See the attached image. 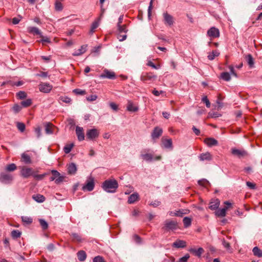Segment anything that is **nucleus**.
I'll return each mask as SVG.
<instances>
[{
	"mask_svg": "<svg viewBox=\"0 0 262 262\" xmlns=\"http://www.w3.org/2000/svg\"><path fill=\"white\" fill-rule=\"evenodd\" d=\"M118 186V183L115 179H107L105 180L101 185V188L104 191L112 193L116 192Z\"/></svg>",
	"mask_w": 262,
	"mask_h": 262,
	"instance_id": "obj_1",
	"label": "nucleus"
},
{
	"mask_svg": "<svg viewBox=\"0 0 262 262\" xmlns=\"http://www.w3.org/2000/svg\"><path fill=\"white\" fill-rule=\"evenodd\" d=\"M150 151L149 149H145L142 150L140 157L146 162H150L152 161H159L161 159V156H154L151 153L148 152Z\"/></svg>",
	"mask_w": 262,
	"mask_h": 262,
	"instance_id": "obj_2",
	"label": "nucleus"
},
{
	"mask_svg": "<svg viewBox=\"0 0 262 262\" xmlns=\"http://www.w3.org/2000/svg\"><path fill=\"white\" fill-rule=\"evenodd\" d=\"M52 176L50 178V181H55V183L58 184L62 182L64 180V177L60 175V173L56 170L51 171Z\"/></svg>",
	"mask_w": 262,
	"mask_h": 262,
	"instance_id": "obj_3",
	"label": "nucleus"
},
{
	"mask_svg": "<svg viewBox=\"0 0 262 262\" xmlns=\"http://www.w3.org/2000/svg\"><path fill=\"white\" fill-rule=\"evenodd\" d=\"M13 180L12 174L5 172L0 173V182L5 184H10Z\"/></svg>",
	"mask_w": 262,
	"mask_h": 262,
	"instance_id": "obj_4",
	"label": "nucleus"
},
{
	"mask_svg": "<svg viewBox=\"0 0 262 262\" xmlns=\"http://www.w3.org/2000/svg\"><path fill=\"white\" fill-rule=\"evenodd\" d=\"M157 78V76L152 73H143L140 76V80L143 82L152 81Z\"/></svg>",
	"mask_w": 262,
	"mask_h": 262,
	"instance_id": "obj_5",
	"label": "nucleus"
},
{
	"mask_svg": "<svg viewBox=\"0 0 262 262\" xmlns=\"http://www.w3.org/2000/svg\"><path fill=\"white\" fill-rule=\"evenodd\" d=\"M163 22L165 25L171 27L173 25L174 21V18L172 15L167 12H164L163 14Z\"/></svg>",
	"mask_w": 262,
	"mask_h": 262,
	"instance_id": "obj_6",
	"label": "nucleus"
},
{
	"mask_svg": "<svg viewBox=\"0 0 262 262\" xmlns=\"http://www.w3.org/2000/svg\"><path fill=\"white\" fill-rule=\"evenodd\" d=\"M95 186L94 179L92 177H90L87 180L86 184L83 185L82 187V190L85 191L87 190L89 191H92Z\"/></svg>",
	"mask_w": 262,
	"mask_h": 262,
	"instance_id": "obj_7",
	"label": "nucleus"
},
{
	"mask_svg": "<svg viewBox=\"0 0 262 262\" xmlns=\"http://www.w3.org/2000/svg\"><path fill=\"white\" fill-rule=\"evenodd\" d=\"M207 35L211 39L217 38L220 36V31L214 27H211L207 31Z\"/></svg>",
	"mask_w": 262,
	"mask_h": 262,
	"instance_id": "obj_8",
	"label": "nucleus"
},
{
	"mask_svg": "<svg viewBox=\"0 0 262 262\" xmlns=\"http://www.w3.org/2000/svg\"><path fill=\"white\" fill-rule=\"evenodd\" d=\"M52 85L49 83H41L39 85V90L45 93H49L52 89Z\"/></svg>",
	"mask_w": 262,
	"mask_h": 262,
	"instance_id": "obj_9",
	"label": "nucleus"
},
{
	"mask_svg": "<svg viewBox=\"0 0 262 262\" xmlns=\"http://www.w3.org/2000/svg\"><path fill=\"white\" fill-rule=\"evenodd\" d=\"M34 171L32 168L23 167L20 173L21 176L24 178H28L30 176L33 175Z\"/></svg>",
	"mask_w": 262,
	"mask_h": 262,
	"instance_id": "obj_10",
	"label": "nucleus"
},
{
	"mask_svg": "<svg viewBox=\"0 0 262 262\" xmlns=\"http://www.w3.org/2000/svg\"><path fill=\"white\" fill-rule=\"evenodd\" d=\"M99 136V132L95 128L89 129L87 130L86 137L89 140H93L98 137Z\"/></svg>",
	"mask_w": 262,
	"mask_h": 262,
	"instance_id": "obj_11",
	"label": "nucleus"
},
{
	"mask_svg": "<svg viewBox=\"0 0 262 262\" xmlns=\"http://www.w3.org/2000/svg\"><path fill=\"white\" fill-rule=\"evenodd\" d=\"M162 147L166 149L172 150L173 148L172 141L171 139H165L162 138L161 139Z\"/></svg>",
	"mask_w": 262,
	"mask_h": 262,
	"instance_id": "obj_12",
	"label": "nucleus"
},
{
	"mask_svg": "<svg viewBox=\"0 0 262 262\" xmlns=\"http://www.w3.org/2000/svg\"><path fill=\"white\" fill-rule=\"evenodd\" d=\"M100 77L102 78L114 79L116 78V75L114 72L110 71L107 69H105L103 71V73L100 76Z\"/></svg>",
	"mask_w": 262,
	"mask_h": 262,
	"instance_id": "obj_13",
	"label": "nucleus"
},
{
	"mask_svg": "<svg viewBox=\"0 0 262 262\" xmlns=\"http://www.w3.org/2000/svg\"><path fill=\"white\" fill-rule=\"evenodd\" d=\"M231 153L234 156H236L239 158L248 156V152L245 150H240L236 148H232Z\"/></svg>",
	"mask_w": 262,
	"mask_h": 262,
	"instance_id": "obj_14",
	"label": "nucleus"
},
{
	"mask_svg": "<svg viewBox=\"0 0 262 262\" xmlns=\"http://www.w3.org/2000/svg\"><path fill=\"white\" fill-rule=\"evenodd\" d=\"M163 133V130L161 128L159 127H155L151 133V138L155 140L159 138V137L162 135Z\"/></svg>",
	"mask_w": 262,
	"mask_h": 262,
	"instance_id": "obj_15",
	"label": "nucleus"
},
{
	"mask_svg": "<svg viewBox=\"0 0 262 262\" xmlns=\"http://www.w3.org/2000/svg\"><path fill=\"white\" fill-rule=\"evenodd\" d=\"M164 225L167 230H174L177 227V223L173 221L166 220Z\"/></svg>",
	"mask_w": 262,
	"mask_h": 262,
	"instance_id": "obj_16",
	"label": "nucleus"
},
{
	"mask_svg": "<svg viewBox=\"0 0 262 262\" xmlns=\"http://www.w3.org/2000/svg\"><path fill=\"white\" fill-rule=\"evenodd\" d=\"M76 134L79 141H81L84 139L83 129L82 127L78 126L76 127Z\"/></svg>",
	"mask_w": 262,
	"mask_h": 262,
	"instance_id": "obj_17",
	"label": "nucleus"
},
{
	"mask_svg": "<svg viewBox=\"0 0 262 262\" xmlns=\"http://www.w3.org/2000/svg\"><path fill=\"white\" fill-rule=\"evenodd\" d=\"M27 31L28 33L33 35H38L40 37L42 36V33L39 29L35 27H29L27 28Z\"/></svg>",
	"mask_w": 262,
	"mask_h": 262,
	"instance_id": "obj_18",
	"label": "nucleus"
},
{
	"mask_svg": "<svg viewBox=\"0 0 262 262\" xmlns=\"http://www.w3.org/2000/svg\"><path fill=\"white\" fill-rule=\"evenodd\" d=\"M87 48V45H82L80 47V48L75 51L73 53L72 55L74 56H78L82 55V54L84 53L86 51Z\"/></svg>",
	"mask_w": 262,
	"mask_h": 262,
	"instance_id": "obj_19",
	"label": "nucleus"
},
{
	"mask_svg": "<svg viewBox=\"0 0 262 262\" xmlns=\"http://www.w3.org/2000/svg\"><path fill=\"white\" fill-rule=\"evenodd\" d=\"M205 144L209 147L218 145V141L213 138H208L204 140Z\"/></svg>",
	"mask_w": 262,
	"mask_h": 262,
	"instance_id": "obj_20",
	"label": "nucleus"
},
{
	"mask_svg": "<svg viewBox=\"0 0 262 262\" xmlns=\"http://www.w3.org/2000/svg\"><path fill=\"white\" fill-rule=\"evenodd\" d=\"M186 242L184 241L178 239L174 242L172 246L176 248H184L186 247Z\"/></svg>",
	"mask_w": 262,
	"mask_h": 262,
	"instance_id": "obj_21",
	"label": "nucleus"
},
{
	"mask_svg": "<svg viewBox=\"0 0 262 262\" xmlns=\"http://www.w3.org/2000/svg\"><path fill=\"white\" fill-rule=\"evenodd\" d=\"M77 168L76 164L74 163L69 164L68 166V172L70 174H75Z\"/></svg>",
	"mask_w": 262,
	"mask_h": 262,
	"instance_id": "obj_22",
	"label": "nucleus"
},
{
	"mask_svg": "<svg viewBox=\"0 0 262 262\" xmlns=\"http://www.w3.org/2000/svg\"><path fill=\"white\" fill-rule=\"evenodd\" d=\"M199 159L201 161H210L212 160V156L211 154L208 152L203 153L201 154L199 156Z\"/></svg>",
	"mask_w": 262,
	"mask_h": 262,
	"instance_id": "obj_23",
	"label": "nucleus"
},
{
	"mask_svg": "<svg viewBox=\"0 0 262 262\" xmlns=\"http://www.w3.org/2000/svg\"><path fill=\"white\" fill-rule=\"evenodd\" d=\"M139 198V195L138 193L135 192L132 194L128 199V204H133L136 201L138 200Z\"/></svg>",
	"mask_w": 262,
	"mask_h": 262,
	"instance_id": "obj_24",
	"label": "nucleus"
},
{
	"mask_svg": "<svg viewBox=\"0 0 262 262\" xmlns=\"http://www.w3.org/2000/svg\"><path fill=\"white\" fill-rule=\"evenodd\" d=\"M219 205L220 201L218 199H215L210 203L209 208L211 210H214L217 209Z\"/></svg>",
	"mask_w": 262,
	"mask_h": 262,
	"instance_id": "obj_25",
	"label": "nucleus"
},
{
	"mask_svg": "<svg viewBox=\"0 0 262 262\" xmlns=\"http://www.w3.org/2000/svg\"><path fill=\"white\" fill-rule=\"evenodd\" d=\"M139 110L138 107L134 105L131 101H128L127 105V110L129 112H135Z\"/></svg>",
	"mask_w": 262,
	"mask_h": 262,
	"instance_id": "obj_26",
	"label": "nucleus"
},
{
	"mask_svg": "<svg viewBox=\"0 0 262 262\" xmlns=\"http://www.w3.org/2000/svg\"><path fill=\"white\" fill-rule=\"evenodd\" d=\"M191 253L195 254L198 257H200L202 254L204 252V249L202 248H199L198 249L191 248L189 250Z\"/></svg>",
	"mask_w": 262,
	"mask_h": 262,
	"instance_id": "obj_27",
	"label": "nucleus"
},
{
	"mask_svg": "<svg viewBox=\"0 0 262 262\" xmlns=\"http://www.w3.org/2000/svg\"><path fill=\"white\" fill-rule=\"evenodd\" d=\"M227 208H223L222 209H218L215 212V214L217 216L224 217L226 214Z\"/></svg>",
	"mask_w": 262,
	"mask_h": 262,
	"instance_id": "obj_28",
	"label": "nucleus"
},
{
	"mask_svg": "<svg viewBox=\"0 0 262 262\" xmlns=\"http://www.w3.org/2000/svg\"><path fill=\"white\" fill-rule=\"evenodd\" d=\"M21 157L23 162H24L25 164L31 163L32 161L31 158L28 155L25 153H23L21 155Z\"/></svg>",
	"mask_w": 262,
	"mask_h": 262,
	"instance_id": "obj_29",
	"label": "nucleus"
},
{
	"mask_svg": "<svg viewBox=\"0 0 262 262\" xmlns=\"http://www.w3.org/2000/svg\"><path fill=\"white\" fill-rule=\"evenodd\" d=\"M33 199L38 203H42L45 201V197L39 194L34 195L32 196Z\"/></svg>",
	"mask_w": 262,
	"mask_h": 262,
	"instance_id": "obj_30",
	"label": "nucleus"
},
{
	"mask_svg": "<svg viewBox=\"0 0 262 262\" xmlns=\"http://www.w3.org/2000/svg\"><path fill=\"white\" fill-rule=\"evenodd\" d=\"M77 257L79 260L84 261L86 258V253L84 251L81 250L77 253Z\"/></svg>",
	"mask_w": 262,
	"mask_h": 262,
	"instance_id": "obj_31",
	"label": "nucleus"
},
{
	"mask_svg": "<svg viewBox=\"0 0 262 262\" xmlns=\"http://www.w3.org/2000/svg\"><path fill=\"white\" fill-rule=\"evenodd\" d=\"M246 61L249 66L250 68H252L253 67L254 62V59L252 57V56L251 54H248L246 56Z\"/></svg>",
	"mask_w": 262,
	"mask_h": 262,
	"instance_id": "obj_32",
	"label": "nucleus"
},
{
	"mask_svg": "<svg viewBox=\"0 0 262 262\" xmlns=\"http://www.w3.org/2000/svg\"><path fill=\"white\" fill-rule=\"evenodd\" d=\"M45 132L47 134H52L53 133L52 130V124L50 123H47L45 125Z\"/></svg>",
	"mask_w": 262,
	"mask_h": 262,
	"instance_id": "obj_33",
	"label": "nucleus"
},
{
	"mask_svg": "<svg viewBox=\"0 0 262 262\" xmlns=\"http://www.w3.org/2000/svg\"><path fill=\"white\" fill-rule=\"evenodd\" d=\"M118 33L126 34L128 30L127 29L126 26L125 25H120L119 27H117Z\"/></svg>",
	"mask_w": 262,
	"mask_h": 262,
	"instance_id": "obj_34",
	"label": "nucleus"
},
{
	"mask_svg": "<svg viewBox=\"0 0 262 262\" xmlns=\"http://www.w3.org/2000/svg\"><path fill=\"white\" fill-rule=\"evenodd\" d=\"M221 78L226 81H229L231 79L230 74L228 72H223L221 74Z\"/></svg>",
	"mask_w": 262,
	"mask_h": 262,
	"instance_id": "obj_35",
	"label": "nucleus"
},
{
	"mask_svg": "<svg viewBox=\"0 0 262 262\" xmlns=\"http://www.w3.org/2000/svg\"><path fill=\"white\" fill-rule=\"evenodd\" d=\"M184 226L185 228H188L191 224V219L189 217H185L183 220Z\"/></svg>",
	"mask_w": 262,
	"mask_h": 262,
	"instance_id": "obj_36",
	"label": "nucleus"
},
{
	"mask_svg": "<svg viewBox=\"0 0 262 262\" xmlns=\"http://www.w3.org/2000/svg\"><path fill=\"white\" fill-rule=\"evenodd\" d=\"M253 253L255 256L258 257H262V251L260 250L257 247H255L252 250Z\"/></svg>",
	"mask_w": 262,
	"mask_h": 262,
	"instance_id": "obj_37",
	"label": "nucleus"
},
{
	"mask_svg": "<svg viewBox=\"0 0 262 262\" xmlns=\"http://www.w3.org/2000/svg\"><path fill=\"white\" fill-rule=\"evenodd\" d=\"M220 53L217 51H213L211 53H209L208 55V58L210 60H213L215 57L219 55Z\"/></svg>",
	"mask_w": 262,
	"mask_h": 262,
	"instance_id": "obj_38",
	"label": "nucleus"
},
{
	"mask_svg": "<svg viewBox=\"0 0 262 262\" xmlns=\"http://www.w3.org/2000/svg\"><path fill=\"white\" fill-rule=\"evenodd\" d=\"M39 224L43 230H46L48 228V223L43 219H39Z\"/></svg>",
	"mask_w": 262,
	"mask_h": 262,
	"instance_id": "obj_39",
	"label": "nucleus"
},
{
	"mask_svg": "<svg viewBox=\"0 0 262 262\" xmlns=\"http://www.w3.org/2000/svg\"><path fill=\"white\" fill-rule=\"evenodd\" d=\"M59 101L60 102L61 101L62 102H64L66 103H70L71 101V99L70 98L66 96H61L59 98Z\"/></svg>",
	"mask_w": 262,
	"mask_h": 262,
	"instance_id": "obj_40",
	"label": "nucleus"
},
{
	"mask_svg": "<svg viewBox=\"0 0 262 262\" xmlns=\"http://www.w3.org/2000/svg\"><path fill=\"white\" fill-rule=\"evenodd\" d=\"M17 168L15 164L12 163L8 165L6 168L5 170L8 171H13L16 170Z\"/></svg>",
	"mask_w": 262,
	"mask_h": 262,
	"instance_id": "obj_41",
	"label": "nucleus"
},
{
	"mask_svg": "<svg viewBox=\"0 0 262 262\" xmlns=\"http://www.w3.org/2000/svg\"><path fill=\"white\" fill-rule=\"evenodd\" d=\"M74 146L73 143H71L69 144H67L63 148L64 152L66 154H69L71 151L72 148Z\"/></svg>",
	"mask_w": 262,
	"mask_h": 262,
	"instance_id": "obj_42",
	"label": "nucleus"
},
{
	"mask_svg": "<svg viewBox=\"0 0 262 262\" xmlns=\"http://www.w3.org/2000/svg\"><path fill=\"white\" fill-rule=\"evenodd\" d=\"M21 232L18 230H14L11 232V236L13 238H17L20 236Z\"/></svg>",
	"mask_w": 262,
	"mask_h": 262,
	"instance_id": "obj_43",
	"label": "nucleus"
},
{
	"mask_svg": "<svg viewBox=\"0 0 262 262\" xmlns=\"http://www.w3.org/2000/svg\"><path fill=\"white\" fill-rule=\"evenodd\" d=\"M32 104V100L28 99L21 102V105L24 107H27Z\"/></svg>",
	"mask_w": 262,
	"mask_h": 262,
	"instance_id": "obj_44",
	"label": "nucleus"
},
{
	"mask_svg": "<svg viewBox=\"0 0 262 262\" xmlns=\"http://www.w3.org/2000/svg\"><path fill=\"white\" fill-rule=\"evenodd\" d=\"M16 126L18 129L21 133L24 132L25 130V124L22 122H17Z\"/></svg>",
	"mask_w": 262,
	"mask_h": 262,
	"instance_id": "obj_45",
	"label": "nucleus"
},
{
	"mask_svg": "<svg viewBox=\"0 0 262 262\" xmlns=\"http://www.w3.org/2000/svg\"><path fill=\"white\" fill-rule=\"evenodd\" d=\"M21 220L24 223H26L27 225L31 224L33 222L32 219L28 216H22Z\"/></svg>",
	"mask_w": 262,
	"mask_h": 262,
	"instance_id": "obj_46",
	"label": "nucleus"
},
{
	"mask_svg": "<svg viewBox=\"0 0 262 262\" xmlns=\"http://www.w3.org/2000/svg\"><path fill=\"white\" fill-rule=\"evenodd\" d=\"M72 236L74 238V240L78 242H81L82 241V239L80 235L76 233H72L71 234Z\"/></svg>",
	"mask_w": 262,
	"mask_h": 262,
	"instance_id": "obj_47",
	"label": "nucleus"
},
{
	"mask_svg": "<svg viewBox=\"0 0 262 262\" xmlns=\"http://www.w3.org/2000/svg\"><path fill=\"white\" fill-rule=\"evenodd\" d=\"M46 175V173L41 174H37L35 172H34L33 177L37 180H41Z\"/></svg>",
	"mask_w": 262,
	"mask_h": 262,
	"instance_id": "obj_48",
	"label": "nucleus"
},
{
	"mask_svg": "<svg viewBox=\"0 0 262 262\" xmlns=\"http://www.w3.org/2000/svg\"><path fill=\"white\" fill-rule=\"evenodd\" d=\"M16 96L19 99H23L27 97V94L24 91H19L16 94Z\"/></svg>",
	"mask_w": 262,
	"mask_h": 262,
	"instance_id": "obj_49",
	"label": "nucleus"
},
{
	"mask_svg": "<svg viewBox=\"0 0 262 262\" xmlns=\"http://www.w3.org/2000/svg\"><path fill=\"white\" fill-rule=\"evenodd\" d=\"M55 10L58 11H61L62 10V5L60 2L56 1L55 4Z\"/></svg>",
	"mask_w": 262,
	"mask_h": 262,
	"instance_id": "obj_50",
	"label": "nucleus"
},
{
	"mask_svg": "<svg viewBox=\"0 0 262 262\" xmlns=\"http://www.w3.org/2000/svg\"><path fill=\"white\" fill-rule=\"evenodd\" d=\"M127 35L126 34H122V33H118L117 34V38L119 39L120 41H123L125 40L126 38Z\"/></svg>",
	"mask_w": 262,
	"mask_h": 262,
	"instance_id": "obj_51",
	"label": "nucleus"
},
{
	"mask_svg": "<svg viewBox=\"0 0 262 262\" xmlns=\"http://www.w3.org/2000/svg\"><path fill=\"white\" fill-rule=\"evenodd\" d=\"M73 92L76 94L80 95H83L85 94V93H86L85 91L79 89H74L73 90Z\"/></svg>",
	"mask_w": 262,
	"mask_h": 262,
	"instance_id": "obj_52",
	"label": "nucleus"
},
{
	"mask_svg": "<svg viewBox=\"0 0 262 262\" xmlns=\"http://www.w3.org/2000/svg\"><path fill=\"white\" fill-rule=\"evenodd\" d=\"M93 262H106L104 258L101 256H95L93 258Z\"/></svg>",
	"mask_w": 262,
	"mask_h": 262,
	"instance_id": "obj_53",
	"label": "nucleus"
},
{
	"mask_svg": "<svg viewBox=\"0 0 262 262\" xmlns=\"http://www.w3.org/2000/svg\"><path fill=\"white\" fill-rule=\"evenodd\" d=\"M147 66L149 67H151L155 69H159L160 68L159 65L156 66L151 61H148L147 63Z\"/></svg>",
	"mask_w": 262,
	"mask_h": 262,
	"instance_id": "obj_54",
	"label": "nucleus"
},
{
	"mask_svg": "<svg viewBox=\"0 0 262 262\" xmlns=\"http://www.w3.org/2000/svg\"><path fill=\"white\" fill-rule=\"evenodd\" d=\"M98 27V23L96 21L94 22L91 27L90 32L92 34L94 30Z\"/></svg>",
	"mask_w": 262,
	"mask_h": 262,
	"instance_id": "obj_55",
	"label": "nucleus"
},
{
	"mask_svg": "<svg viewBox=\"0 0 262 262\" xmlns=\"http://www.w3.org/2000/svg\"><path fill=\"white\" fill-rule=\"evenodd\" d=\"M133 239L134 241L137 244H140L141 243V237L137 235V234H135L133 235Z\"/></svg>",
	"mask_w": 262,
	"mask_h": 262,
	"instance_id": "obj_56",
	"label": "nucleus"
},
{
	"mask_svg": "<svg viewBox=\"0 0 262 262\" xmlns=\"http://www.w3.org/2000/svg\"><path fill=\"white\" fill-rule=\"evenodd\" d=\"M208 183L209 182L206 179H202L198 181V184L201 186H206Z\"/></svg>",
	"mask_w": 262,
	"mask_h": 262,
	"instance_id": "obj_57",
	"label": "nucleus"
},
{
	"mask_svg": "<svg viewBox=\"0 0 262 262\" xmlns=\"http://www.w3.org/2000/svg\"><path fill=\"white\" fill-rule=\"evenodd\" d=\"M97 97L96 95H91L86 97V100L88 101H94L97 99Z\"/></svg>",
	"mask_w": 262,
	"mask_h": 262,
	"instance_id": "obj_58",
	"label": "nucleus"
},
{
	"mask_svg": "<svg viewBox=\"0 0 262 262\" xmlns=\"http://www.w3.org/2000/svg\"><path fill=\"white\" fill-rule=\"evenodd\" d=\"M34 131L35 134H36L37 137L38 138H40L41 136V128L38 126L35 128Z\"/></svg>",
	"mask_w": 262,
	"mask_h": 262,
	"instance_id": "obj_59",
	"label": "nucleus"
},
{
	"mask_svg": "<svg viewBox=\"0 0 262 262\" xmlns=\"http://www.w3.org/2000/svg\"><path fill=\"white\" fill-rule=\"evenodd\" d=\"M189 255L188 254H186L183 257L180 258L179 260V262H186L188 258H189Z\"/></svg>",
	"mask_w": 262,
	"mask_h": 262,
	"instance_id": "obj_60",
	"label": "nucleus"
},
{
	"mask_svg": "<svg viewBox=\"0 0 262 262\" xmlns=\"http://www.w3.org/2000/svg\"><path fill=\"white\" fill-rule=\"evenodd\" d=\"M41 37L42 38V39L40 40V41L42 43V44H44V43H45V42H47V43L51 42L50 39L49 37H48L47 36H43L42 35V36Z\"/></svg>",
	"mask_w": 262,
	"mask_h": 262,
	"instance_id": "obj_61",
	"label": "nucleus"
},
{
	"mask_svg": "<svg viewBox=\"0 0 262 262\" xmlns=\"http://www.w3.org/2000/svg\"><path fill=\"white\" fill-rule=\"evenodd\" d=\"M202 101L204 102V103H205L207 107H210V103L208 99L207 98V96H204L202 98Z\"/></svg>",
	"mask_w": 262,
	"mask_h": 262,
	"instance_id": "obj_62",
	"label": "nucleus"
},
{
	"mask_svg": "<svg viewBox=\"0 0 262 262\" xmlns=\"http://www.w3.org/2000/svg\"><path fill=\"white\" fill-rule=\"evenodd\" d=\"M110 106L113 110L115 111H117L118 110V105L114 102H111L110 103Z\"/></svg>",
	"mask_w": 262,
	"mask_h": 262,
	"instance_id": "obj_63",
	"label": "nucleus"
},
{
	"mask_svg": "<svg viewBox=\"0 0 262 262\" xmlns=\"http://www.w3.org/2000/svg\"><path fill=\"white\" fill-rule=\"evenodd\" d=\"M21 109V107L18 104H15L13 107V110L15 113H18Z\"/></svg>",
	"mask_w": 262,
	"mask_h": 262,
	"instance_id": "obj_64",
	"label": "nucleus"
}]
</instances>
